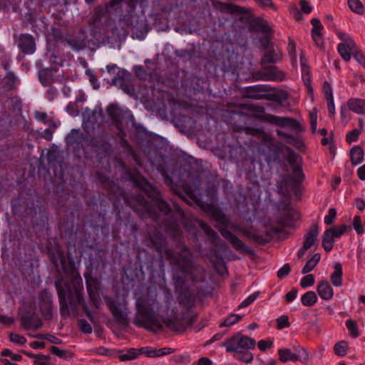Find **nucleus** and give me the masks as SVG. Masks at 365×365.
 <instances>
[{"label":"nucleus","mask_w":365,"mask_h":365,"mask_svg":"<svg viewBox=\"0 0 365 365\" xmlns=\"http://www.w3.org/2000/svg\"><path fill=\"white\" fill-rule=\"evenodd\" d=\"M142 351L143 354L148 357L157 358L172 354L175 351V349L170 347L156 349L150 346H144L142 347Z\"/></svg>","instance_id":"nucleus-20"},{"label":"nucleus","mask_w":365,"mask_h":365,"mask_svg":"<svg viewBox=\"0 0 365 365\" xmlns=\"http://www.w3.org/2000/svg\"><path fill=\"white\" fill-rule=\"evenodd\" d=\"M346 327L352 337L356 338L359 336L358 326L356 321L351 319H347L346 321Z\"/></svg>","instance_id":"nucleus-50"},{"label":"nucleus","mask_w":365,"mask_h":365,"mask_svg":"<svg viewBox=\"0 0 365 365\" xmlns=\"http://www.w3.org/2000/svg\"><path fill=\"white\" fill-rule=\"evenodd\" d=\"M107 113L115 127L118 130H121L123 128V114L120 108L116 105H110L107 108Z\"/></svg>","instance_id":"nucleus-19"},{"label":"nucleus","mask_w":365,"mask_h":365,"mask_svg":"<svg viewBox=\"0 0 365 365\" xmlns=\"http://www.w3.org/2000/svg\"><path fill=\"white\" fill-rule=\"evenodd\" d=\"M257 81L282 82L285 80V73L275 66L262 65L261 70L254 73Z\"/></svg>","instance_id":"nucleus-10"},{"label":"nucleus","mask_w":365,"mask_h":365,"mask_svg":"<svg viewBox=\"0 0 365 365\" xmlns=\"http://www.w3.org/2000/svg\"><path fill=\"white\" fill-rule=\"evenodd\" d=\"M257 297L258 294L256 292L250 294L240 303V304L238 306V309H242L248 307L250 304H251L252 302L255 301Z\"/></svg>","instance_id":"nucleus-61"},{"label":"nucleus","mask_w":365,"mask_h":365,"mask_svg":"<svg viewBox=\"0 0 365 365\" xmlns=\"http://www.w3.org/2000/svg\"><path fill=\"white\" fill-rule=\"evenodd\" d=\"M14 43L24 55H30L36 51V43L32 35L21 34L14 35Z\"/></svg>","instance_id":"nucleus-12"},{"label":"nucleus","mask_w":365,"mask_h":365,"mask_svg":"<svg viewBox=\"0 0 365 365\" xmlns=\"http://www.w3.org/2000/svg\"><path fill=\"white\" fill-rule=\"evenodd\" d=\"M200 227L204 231V232L210 237L213 242L220 240L217 233L214 231L206 222L202 220H200L198 222Z\"/></svg>","instance_id":"nucleus-39"},{"label":"nucleus","mask_w":365,"mask_h":365,"mask_svg":"<svg viewBox=\"0 0 365 365\" xmlns=\"http://www.w3.org/2000/svg\"><path fill=\"white\" fill-rule=\"evenodd\" d=\"M6 81V86L9 89H13L15 86L16 77L12 71H8L5 76Z\"/></svg>","instance_id":"nucleus-63"},{"label":"nucleus","mask_w":365,"mask_h":365,"mask_svg":"<svg viewBox=\"0 0 365 365\" xmlns=\"http://www.w3.org/2000/svg\"><path fill=\"white\" fill-rule=\"evenodd\" d=\"M82 134L78 130L73 129L66 137V143L70 145L78 144L81 142Z\"/></svg>","instance_id":"nucleus-42"},{"label":"nucleus","mask_w":365,"mask_h":365,"mask_svg":"<svg viewBox=\"0 0 365 365\" xmlns=\"http://www.w3.org/2000/svg\"><path fill=\"white\" fill-rule=\"evenodd\" d=\"M356 48V43L339 44L337 46V51L341 57L347 62L350 61L351 55L354 56V53Z\"/></svg>","instance_id":"nucleus-23"},{"label":"nucleus","mask_w":365,"mask_h":365,"mask_svg":"<svg viewBox=\"0 0 365 365\" xmlns=\"http://www.w3.org/2000/svg\"><path fill=\"white\" fill-rule=\"evenodd\" d=\"M9 339L11 342L19 345H23L26 342V339L24 336L15 333L9 334Z\"/></svg>","instance_id":"nucleus-62"},{"label":"nucleus","mask_w":365,"mask_h":365,"mask_svg":"<svg viewBox=\"0 0 365 365\" xmlns=\"http://www.w3.org/2000/svg\"><path fill=\"white\" fill-rule=\"evenodd\" d=\"M351 161L353 165L360 164L364 160V151L359 145L354 146L350 150Z\"/></svg>","instance_id":"nucleus-31"},{"label":"nucleus","mask_w":365,"mask_h":365,"mask_svg":"<svg viewBox=\"0 0 365 365\" xmlns=\"http://www.w3.org/2000/svg\"><path fill=\"white\" fill-rule=\"evenodd\" d=\"M277 134L278 136L286 139V142L287 143H289V144H292L294 145H297V144H298V143H302V142L300 140H299V139L297 138L294 137V135H292L291 134L287 133L282 130H277Z\"/></svg>","instance_id":"nucleus-51"},{"label":"nucleus","mask_w":365,"mask_h":365,"mask_svg":"<svg viewBox=\"0 0 365 365\" xmlns=\"http://www.w3.org/2000/svg\"><path fill=\"white\" fill-rule=\"evenodd\" d=\"M38 306L40 312L45 320H51L53 317V296L48 289L38 293Z\"/></svg>","instance_id":"nucleus-11"},{"label":"nucleus","mask_w":365,"mask_h":365,"mask_svg":"<svg viewBox=\"0 0 365 365\" xmlns=\"http://www.w3.org/2000/svg\"><path fill=\"white\" fill-rule=\"evenodd\" d=\"M349 346L346 341H340L334 346V354L339 356H344L346 354Z\"/></svg>","instance_id":"nucleus-47"},{"label":"nucleus","mask_w":365,"mask_h":365,"mask_svg":"<svg viewBox=\"0 0 365 365\" xmlns=\"http://www.w3.org/2000/svg\"><path fill=\"white\" fill-rule=\"evenodd\" d=\"M109 309H110V311L111 312L113 317L117 321L122 322L124 320V316H123V312L121 311V309L119 308V307L117 304H115L114 303H110L109 304Z\"/></svg>","instance_id":"nucleus-52"},{"label":"nucleus","mask_w":365,"mask_h":365,"mask_svg":"<svg viewBox=\"0 0 365 365\" xmlns=\"http://www.w3.org/2000/svg\"><path fill=\"white\" fill-rule=\"evenodd\" d=\"M252 25L260 32L267 34L272 31L267 21L261 18H257L253 20Z\"/></svg>","instance_id":"nucleus-37"},{"label":"nucleus","mask_w":365,"mask_h":365,"mask_svg":"<svg viewBox=\"0 0 365 365\" xmlns=\"http://www.w3.org/2000/svg\"><path fill=\"white\" fill-rule=\"evenodd\" d=\"M289 98V93L287 91H281L270 95L269 100L282 105Z\"/></svg>","instance_id":"nucleus-49"},{"label":"nucleus","mask_w":365,"mask_h":365,"mask_svg":"<svg viewBox=\"0 0 365 365\" xmlns=\"http://www.w3.org/2000/svg\"><path fill=\"white\" fill-rule=\"evenodd\" d=\"M161 305L156 295L146 296L136 302V314L134 324L153 332L161 331L163 328L158 319Z\"/></svg>","instance_id":"nucleus-4"},{"label":"nucleus","mask_w":365,"mask_h":365,"mask_svg":"<svg viewBox=\"0 0 365 365\" xmlns=\"http://www.w3.org/2000/svg\"><path fill=\"white\" fill-rule=\"evenodd\" d=\"M130 179L135 187L143 191L148 197L155 200V205L160 212L165 215L170 213V206L161 197V192L157 187L149 183L144 177L139 175H131Z\"/></svg>","instance_id":"nucleus-8"},{"label":"nucleus","mask_w":365,"mask_h":365,"mask_svg":"<svg viewBox=\"0 0 365 365\" xmlns=\"http://www.w3.org/2000/svg\"><path fill=\"white\" fill-rule=\"evenodd\" d=\"M314 276L312 274H307L302 278L300 281V286L302 288H307L314 284Z\"/></svg>","instance_id":"nucleus-58"},{"label":"nucleus","mask_w":365,"mask_h":365,"mask_svg":"<svg viewBox=\"0 0 365 365\" xmlns=\"http://www.w3.org/2000/svg\"><path fill=\"white\" fill-rule=\"evenodd\" d=\"M153 247L157 252H164V255L175 272L178 281L184 282L186 279L196 282L195 276L196 269L192 261V253L189 247L184 245L181 249L182 253H179L170 248L165 247L164 240L158 235L150 236Z\"/></svg>","instance_id":"nucleus-3"},{"label":"nucleus","mask_w":365,"mask_h":365,"mask_svg":"<svg viewBox=\"0 0 365 365\" xmlns=\"http://www.w3.org/2000/svg\"><path fill=\"white\" fill-rule=\"evenodd\" d=\"M311 24L312 25L311 34L314 44L320 49H324V41L322 34V31L324 29L323 25L317 18L312 19Z\"/></svg>","instance_id":"nucleus-16"},{"label":"nucleus","mask_w":365,"mask_h":365,"mask_svg":"<svg viewBox=\"0 0 365 365\" xmlns=\"http://www.w3.org/2000/svg\"><path fill=\"white\" fill-rule=\"evenodd\" d=\"M317 301V294L313 291L307 292L301 297L302 304L306 307H312L314 305Z\"/></svg>","instance_id":"nucleus-36"},{"label":"nucleus","mask_w":365,"mask_h":365,"mask_svg":"<svg viewBox=\"0 0 365 365\" xmlns=\"http://www.w3.org/2000/svg\"><path fill=\"white\" fill-rule=\"evenodd\" d=\"M347 227L346 225H342L339 227L334 226L327 230H331L330 233L332 234L334 238H340L346 232Z\"/></svg>","instance_id":"nucleus-53"},{"label":"nucleus","mask_w":365,"mask_h":365,"mask_svg":"<svg viewBox=\"0 0 365 365\" xmlns=\"http://www.w3.org/2000/svg\"><path fill=\"white\" fill-rule=\"evenodd\" d=\"M255 339L238 333L223 341L220 346L226 349L227 353L232 354L235 359L245 363L253 360L251 350L255 349Z\"/></svg>","instance_id":"nucleus-6"},{"label":"nucleus","mask_w":365,"mask_h":365,"mask_svg":"<svg viewBox=\"0 0 365 365\" xmlns=\"http://www.w3.org/2000/svg\"><path fill=\"white\" fill-rule=\"evenodd\" d=\"M294 353H292L289 349H278V355L279 360L282 362L287 361H300L302 363H306L309 359L307 351L300 346L299 344L293 346Z\"/></svg>","instance_id":"nucleus-9"},{"label":"nucleus","mask_w":365,"mask_h":365,"mask_svg":"<svg viewBox=\"0 0 365 365\" xmlns=\"http://www.w3.org/2000/svg\"><path fill=\"white\" fill-rule=\"evenodd\" d=\"M342 265L340 262L334 264V271L330 276V281L335 287H340L342 284Z\"/></svg>","instance_id":"nucleus-30"},{"label":"nucleus","mask_w":365,"mask_h":365,"mask_svg":"<svg viewBox=\"0 0 365 365\" xmlns=\"http://www.w3.org/2000/svg\"><path fill=\"white\" fill-rule=\"evenodd\" d=\"M287 160L292 166V173L291 174L284 175L281 180L277 182V189L279 194L284 196H289L293 193L296 196L302 194V182L304 180V174L302 168L300 165H294L297 155L295 153L289 148Z\"/></svg>","instance_id":"nucleus-5"},{"label":"nucleus","mask_w":365,"mask_h":365,"mask_svg":"<svg viewBox=\"0 0 365 365\" xmlns=\"http://www.w3.org/2000/svg\"><path fill=\"white\" fill-rule=\"evenodd\" d=\"M330 231L327 229L322 235V245L327 252H329L334 245V238Z\"/></svg>","instance_id":"nucleus-32"},{"label":"nucleus","mask_w":365,"mask_h":365,"mask_svg":"<svg viewBox=\"0 0 365 365\" xmlns=\"http://www.w3.org/2000/svg\"><path fill=\"white\" fill-rule=\"evenodd\" d=\"M319 233V226L317 224L312 225L310 229L304 236L303 245L305 246V248L307 247L308 249H310L315 245L317 242Z\"/></svg>","instance_id":"nucleus-21"},{"label":"nucleus","mask_w":365,"mask_h":365,"mask_svg":"<svg viewBox=\"0 0 365 365\" xmlns=\"http://www.w3.org/2000/svg\"><path fill=\"white\" fill-rule=\"evenodd\" d=\"M278 222L284 227H291L294 222L293 212L289 210H285L278 217Z\"/></svg>","instance_id":"nucleus-34"},{"label":"nucleus","mask_w":365,"mask_h":365,"mask_svg":"<svg viewBox=\"0 0 365 365\" xmlns=\"http://www.w3.org/2000/svg\"><path fill=\"white\" fill-rule=\"evenodd\" d=\"M222 4L223 9L227 11L228 13L237 14H244L246 13L245 9L240 6L228 3H224Z\"/></svg>","instance_id":"nucleus-46"},{"label":"nucleus","mask_w":365,"mask_h":365,"mask_svg":"<svg viewBox=\"0 0 365 365\" xmlns=\"http://www.w3.org/2000/svg\"><path fill=\"white\" fill-rule=\"evenodd\" d=\"M165 325L172 331H178L182 327V320L180 319L165 318L163 320Z\"/></svg>","instance_id":"nucleus-43"},{"label":"nucleus","mask_w":365,"mask_h":365,"mask_svg":"<svg viewBox=\"0 0 365 365\" xmlns=\"http://www.w3.org/2000/svg\"><path fill=\"white\" fill-rule=\"evenodd\" d=\"M119 130L118 135L120 138L121 146L128 150H130L133 153V158L135 160L137 165H140L139 160L137 159L135 151L133 150V148L130 145L129 142L125 138L126 134H125V131L123 130V128H121V130Z\"/></svg>","instance_id":"nucleus-38"},{"label":"nucleus","mask_w":365,"mask_h":365,"mask_svg":"<svg viewBox=\"0 0 365 365\" xmlns=\"http://www.w3.org/2000/svg\"><path fill=\"white\" fill-rule=\"evenodd\" d=\"M102 109L91 110L86 108L83 113L84 129L88 130L90 127L93 129L98 124V120L103 118Z\"/></svg>","instance_id":"nucleus-15"},{"label":"nucleus","mask_w":365,"mask_h":365,"mask_svg":"<svg viewBox=\"0 0 365 365\" xmlns=\"http://www.w3.org/2000/svg\"><path fill=\"white\" fill-rule=\"evenodd\" d=\"M190 360V356L188 354H177L170 358V361L177 364H187Z\"/></svg>","instance_id":"nucleus-57"},{"label":"nucleus","mask_w":365,"mask_h":365,"mask_svg":"<svg viewBox=\"0 0 365 365\" xmlns=\"http://www.w3.org/2000/svg\"><path fill=\"white\" fill-rule=\"evenodd\" d=\"M78 326L83 334H90L92 333V327L85 319H78Z\"/></svg>","instance_id":"nucleus-55"},{"label":"nucleus","mask_w":365,"mask_h":365,"mask_svg":"<svg viewBox=\"0 0 365 365\" xmlns=\"http://www.w3.org/2000/svg\"><path fill=\"white\" fill-rule=\"evenodd\" d=\"M21 324L26 330H37L42 327L43 323L36 313H31L21 317Z\"/></svg>","instance_id":"nucleus-17"},{"label":"nucleus","mask_w":365,"mask_h":365,"mask_svg":"<svg viewBox=\"0 0 365 365\" xmlns=\"http://www.w3.org/2000/svg\"><path fill=\"white\" fill-rule=\"evenodd\" d=\"M276 327L279 330H282L290 327L289 317L287 315H282L276 319Z\"/></svg>","instance_id":"nucleus-54"},{"label":"nucleus","mask_w":365,"mask_h":365,"mask_svg":"<svg viewBox=\"0 0 365 365\" xmlns=\"http://www.w3.org/2000/svg\"><path fill=\"white\" fill-rule=\"evenodd\" d=\"M242 317L239 314H230L225 320L220 324V327H231L242 319Z\"/></svg>","instance_id":"nucleus-45"},{"label":"nucleus","mask_w":365,"mask_h":365,"mask_svg":"<svg viewBox=\"0 0 365 365\" xmlns=\"http://www.w3.org/2000/svg\"><path fill=\"white\" fill-rule=\"evenodd\" d=\"M88 276H89L88 274H84V277L86 279V286L88 297L92 303L93 304V305L95 306V307L98 309L101 304V299L99 297L98 290L96 284L92 286L91 284L88 282Z\"/></svg>","instance_id":"nucleus-22"},{"label":"nucleus","mask_w":365,"mask_h":365,"mask_svg":"<svg viewBox=\"0 0 365 365\" xmlns=\"http://www.w3.org/2000/svg\"><path fill=\"white\" fill-rule=\"evenodd\" d=\"M349 109L357 114H365V100L361 98H350L347 102Z\"/></svg>","instance_id":"nucleus-27"},{"label":"nucleus","mask_w":365,"mask_h":365,"mask_svg":"<svg viewBox=\"0 0 365 365\" xmlns=\"http://www.w3.org/2000/svg\"><path fill=\"white\" fill-rule=\"evenodd\" d=\"M165 227L168 232H173L175 235H178L180 233V225L179 223L173 220H167L165 221Z\"/></svg>","instance_id":"nucleus-48"},{"label":"nucleus","mask_w":365,"mask_h":365,"mask_svg":"<svg viewBox=\"0 0 365 365\" xmlns=\"http://www.w3.org/2000/svg\"><path fill=\"white\" fill-rule=\"evenodd\" d=\"M347 4L351 11L357 14L364 13V6L360 0H348Z\"/></svg>","instance_id":"nucleus-41"},{"label":"nucleus","mask_w":365,"mask_h":365,"mask_svg":"<svg viewBox=\"0 0 365 365\" xmlns=\"http://www.w3.org/2000/svg\"><path fill=\"white\" fill-rule=\"evenodd\" d=\"M195 299V294L189 289L182 290L178 296L179 304L187 308H190L193 306Z\"/></svg>","instance_id":"nucleus-25"},{"label":"nucleus","mask_w":365,"mask_h":365,"mask_svg":"<svg viewBox=\"0 0 365 365\" xmlns=\"http://www.w3.org/2000/svg\"><path fill=\"white\" fill-rule=\"evenodd\" d=\"M321 259V255L319 253H315L311 259H309L302 269L303 274H308L317 265Z\"/></svg>","instance_id":"nucleus-35"},{"label":"nucleus","mask_w":365,"mask_h":365,"mask_svg":"<svg viewBox=\"0 0 365 365\" xmlns=\"http://www.w3.org/2000/svg\"><path fill=\"white\" fill-rule=\"evenodd\" d=\"M118 353V359L121 361L133 360L137 359L139 355L143 354L142 347L140 349L129 348L126 350L125 354H123V350H119Z\"/></svg>","instance_id":"nucleus-28"},{"label":"nucleus","mask_w":365,"mask_h":365,"mask_svg":"<svg viewBox=\"0 0 365 365\" xmlns=\"http://www.w3.org/2000/svg\"><path fill=\"white\" fill-rule=\"evenodd\" d=\"M38 79L43 86H49L53 81L52 71L49 68H42L38 72Z\"/></svg>","instance_id":"nucleus-33"},{"label":"nucleus","mask_w":365,"mask_h":365,"mask_svg":"<svg viewBox=\"0 0 365 365\" xmlns=\"http://www.w3.org/2000/svg\"><path fill=\"white\" fill-rule=\"evenodd\" d=\"M68 257V262L67 264L66 263V259L63 257H61V263L64 272L72 275V283L73 284V287L71 289L66 286L68 299V302H67L66 299V294L64 287L60 282H56V288L60 304V314L63 317H67L69 315L70 307L72 313L76 314L77 313L78 306L81 305L86 317L92 323H94V312L90 310L87 307L86 304H84L83 295L82 293L83 289L82 278L76 270L75 262L69 255Z\"/></svg>","instance_id":"nucleus-1"},{"label":"nucleus","mask_w":365,"mask_h":365,"mask_svg":"<svg viewBox=\"0 0 365 365\" xmlns=\"http://www.w3.org/2000/svg\"><path fill=\"white\" fill-rule=\"evenodd\" d=\"M317 292L324 300H330L334 295V290L327 281H322L317 285Z\"/></svg>","instance_id":"nucleus-26"},{"label":"nucleus","mask_w":365,"mask_h":365,"mask_svg":"<svg viewBox=\"0 0 365 365\" xmlns=\"http://www.w3.org/2000/svg\"><path fill=\"white\" fill-rule=\"evenodd\" d=\"M138 201L139 205L142 207L143 210L142 217H148L156 221L158 220V215L153 211L151 203L144 197H139Z\"/></svg>","instance_id":"nucleus-24"},{"label":"nucleus","mask_w":365,"mask_h":365,"mask_svg":"<svg viewBox=\"0 0 365 365\" xmlns=\"http://www.w3.org/2000/svg\"><path fill=\"white\" fill-rule=\"evenodd\" d=\"M88 142L89 145L97 149L98 153L103 155L108 154L111 149L110 138L105 130H101L97 135L91 137Z\"/></svg>","instance_id":"nucleus-13"},{"label":"nucleus","mask_w":365,"mask_h":365,"mask_svg":"<svg viewBox=\"0 0 365 365\" xmlns=\"http://www.w3.org/2000/svg\"><path fill=\"white\" fill-rule=\"evenodd\" d=\"M1 355L2 356H9L12 361H20L22 360L21 355L19 354H14L12 351L9 349H4L1 351Z\"/></svg>","instance_id":"nucleus-59"},{"label":"nucleus","mask_w":365,"mask_h":365,"mask_svg":"<svg viewBox=\"0 0 365 365\" xmlns=\"http://www.w3.org/2000/svg\"><path fill=\"white\" fill-rule=\"evenodd\" d=\"M248 109L249 110L255 113L253 115L255 118H257L262 122L268 123L282 128H289L291 130H294L297 133H301L304 131L302 125L294 118L290 117H281L269 113H265V108L263 106L250 105L248 107Z\"/></svg>","instance_id":"nucleus-7"},{"label":"nucleus","mask_w":365,"mask_h":365,"mask_svg":"<svg viewBox=\"0 0 365 365\" xmlns=\"http://www.w3.org/2000/svg\"><path fill=\"white\" fill-rule=\"evenodd\" d=\"M353 227L357 234L361 235L364 232V227L361 224V217L359 215H356L353 220Z\"/></svg>","instance_id":"nucleus-60"},{"label":"nucleus","mask_w":365,"mask_h":365,"mask_svg":"<svg viewBox=\"0 0 365 365\" xmlns=\"http://www.w3.org/2000/svg\"><path fill=\"white\" fill-rule=\"evenodd\" d=\"M204 212L212 217V218L221 226H216L221 235L229 241L232 247L240 252L252 255L255 254L254 250L242 242L236 235L232 234L228 227L233 228L235 231H240L244 234L249 240H253L259 245H264L270 240V235L267 232L266 236L260 235L252 232L247 229L242 228L237 225H230V219L218 207L212 204H207L202 207Z\"/></svg>","instance_id":"nucleus-2"},{"label":"nucleus","mask_w":365,"mask_h":365,"mask_svg":"<svg viewBox=\"0 0 365 365\" xmlns=\"http://www.w3.org/2000/svg\"><path fill=\"white\" fill-rule=\"evenodd\" d=\"M50 351L53 354L63 359H71L73 356V354L71 351L61 349L60 348L55 346H51Z\"/></svg>","instance_id":"nucleus-40"},{"label":"nucleus","mask_w":365,"mask_h":365,"mask_svg":"<svg viewBox=\"0 0 365 365\" xmlns=\"http://www.w3.org/2000/svg\"><path fill=\"white\" fill-rule=\"evenodd\" d=\"M283 53L281 49L275 48L274 46H271L268 51H265L261 58V64L277 63L282 61Z\"/></svg>","instance_id":"nucleus-18"},{"label":"nucleus","mask_w":365,"mask_h":365,"mask_svg":"<svg viewBox=\"0 0 365 365\" xmlns=\"http://www.w3.org/2000/svg\"><path fill=\"white\" fill-rule=\"evenodd\" d=\"M361 133V130L358 129H354L349 132H348L346 135V141L349 144H351L352 143L356 142L359 140V137Z\"/></svg>","instance_id":"nucleus-56"},{"label":"nucleus","mask_w":365,"mask_h":365,"mask_svg":"<svg viewBox=\"0 0 365 365\" xmlns=\"http://www.w3.org/2000/svg\"><path fill=\"white\" fill-rule=\"evenodd\" d=\"M86 34L81 30L75 36L66 34V43L74 51H81L86 48L88 44Z\"/></svg>","instance_id":"nucleus-14"},{"label":"nucleus","mask_w":365,"mask_h":365,"mask_svg":"<svg viewBox=\"0 0 365 365\" xmlns=\"http://www.w3.org/2000/svg\"><path fill=\"white\" fill-rule=\"evenodd\" d=\"M336 217V210L335 208H330L328 211V214L324 217V223L327 225H330L334 222V219Z\"/></svg>","instance_id":"nucleus-64"},{"label":"nucleus","mask_w":365,"mask_h":365,"mask_svg":"<svg viewBox=\"0 0 365 365\" xmlns=\"http://www.w3.org/2000/svg\"><path fill=\"white\" fill-rule=\"evenodd\" d=\"M132 78L130 73L125 69L119 68L116 75L112 79V84L115 86H122V84L129 82Z\"/></svg>","instance_id":"nucleus-29"},{"label":"nucleus","mask_w":365,"mask_h":365,"mask_svg":"<svg viewBox=\"0 0 365 365\" xmlns=\"http://www.w3.org/2000/svg\"><path fill=\"white\" fill-rule=\"evenodd\" d=\"M51 35L56 43H66V35H64L60 28L52 27L51 29Z\"/></svg>","instance_id":"nucleus-44"}]
</instances>
